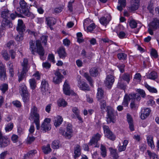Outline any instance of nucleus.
I'll return each mask as SVG.
<instances>
[{
	"label": "nucleus",
	"instance_id": "nucleus-58",
	"mask_svg": "<svg viewBox=\"0 0 159 159\" xmlns=\"http://www.w3.org/2000/svg\"><path fill=\"white\" fill-rule=\"evenodd\" d=\"M33 6L35 7L37 9V11L40 14H42L44 12V10L42 8V7H38V6L36 4V2H34L33 5Z\"/></svg>",
	"mask_w": 159,
	"mask_h": 159
},
{
	"label": "nucleus",
	"instance_id": "nucleus-28",
	"mask_svg": "<svg viewBox=\"0 0 159 159\" xmlns=\"http://www.w3.org/2000/svg\"><path fill=\"white\" fill-rule=\"evenodd\" d=\"M127 120L129 125V128L131 131L134 130L133 120L131 116L129 114H127Z\"/></svg>",
	"mask_w": 159,
	"mask_h": 159
},
{
	"label": "nucleus",
	"instance_id": "nucleus-57",
	"mask_svg": "<svg viewBox=\"0 0 159 159\" xmlns=\"http://www.w3.org/2000/svg\"><path fill=\"white\" fill-rule=\"evenodd\" d=\"M84 77L86 78V79L89 82L90 85L92 86L93 85L92 84L93 80L91 78L89 75L88 74L86 73H84Z\"/></svg>",
	"mask_w": 159,
	"mask_h": 159
},
{
	"label": "nucleus",
	"instance_id": "nucleus-33",
	"mask_svg": "<svg viewBox=\"0 0 159 159\" xmlns=\"http://www.w3.org/2000/svg\"><path fill=\"white\" fill-rule=\"evenodd\" d=\"M19 91L21 94L29 93L27 87L24 84H22L20 86Z\"/></svg>",
	"mask_w": 159,
	"mask_h": 159
},
{
	"label": "nucleus",
	"instance_id": "nucleus-43",
	"mask_svg": "<svg viewBox=\"0 0 159 159\" xmlns=\"http://www.w3.org/2000/svg\"><path fill=\"white\" fill-rule=\"evenodd\" d=\"M90 75L93 77L97 76L98 74V72L97 69L96 68H91L89 70Z\"/></svg>",
	"mask_w": 159,
	"mask_h": 159
},
{
	"label": "nucleus",
	"instance_id": "nucleus-1",
	"mask_svg": "<svg viewBox=\"0 0 159 159\" xmlns=\"http://www.w3.org/2000/svg\"><path fill=\"white\" fill-rule=\"evenodd\" d=\"M38 110L37 107L35 106H32L31 109L30 119H33L34 122L36 125L37 129L40 128L39 115L38 113Z\"/></svg>",
	"mask_w": 159,
	"mask_h": 159
},
{
	"label": "nucleus",
	"instance_id": "nucleus-20",
	"mask_svg": "<svg viewBox=\"0 0 159 159\" xmlns=\"http://www.w3.org/2000/svg\"><path fill=\"white\" fill-rule=\"evenodd\" d=\"M101 137V135L98 133L94 135L90 140L89 144V145H92L93 144L97 143L98 141L100 139Z\"/></svg>",
	"mask_w": 159,
	"mask_h": 159
},
{
	"label": "nucleus",
	"instance_id": "nucleus-5",
	"mask_svg": "<svg viewBox=\"0 0 159 159\" xmlns=\"http://www.w3.org/2000/svg\"><path fill=\"white\" fill-rule=\"evenodd\" d=\"M159 25V20L155 19L149 25L148 31L149 34L151 35L153 34V31L156 29Z\"/></svg>",
	"mask_w": 159,
	"mask_h": 159
},
{
	"label": "nucleus",
	"instance_id": "nucleus-62",
	"mask_svg": "<svg viewBox=\"0 0 159 159\" xmlns=\"http://www.w3.org/2000/svg\"><path fill=\"white\" fill-rule=\"evenodd\" d=\"M0 89L2 93H4L8 89V85L7 84H3L1 86Z\"/></svg>",
	"mask_w": 159,
	"mask_h": 159
},
{
	"label": "nucleus",
	"instance_id": "nucleus-32",
	"mask_svg": "<svg viewBox=\"0 0 159 159\" xmlns=\"http://www.w3.org/2000/svg\"><path fill=\"white\" fill-rule=\"evenodd\" d=\"M104 95V91L100 88L98 89V92L97 94V98L98 100L102 99Z\"/></svg>",
	"mask_w": 159,
	"mask_h": 159
},
{
	"label": "nucleus",
	"instance_id": "nucleus-48",
	"mask_svg": "<svg viewBox=\"0 0 159 159\" xmlns=\"http://www.w3.org/2000/svg\"><path fill=\"white\" fill-rule=\"evenodd\" d=\"M135 99H131V102L130 105L131 109L133 110H135L138 108L137 105L135 103Z\"/></svg>",
	"mask_w": 159,
	"mask_h": 159
},
{
	"label": "nucleus",
	"instance_id": "nucleus-19",
	"mask_svg": "<svg viewBox=\"0 0 159 159\" xmlns=\"http://www.w3.org/2000/svg\"><path fill=\"white\" fill-rule=\"evenodd\" d=\"M66 131L63 132L62 135L65 136L66 138L68 139H70L72 136V126L70 125H68L66 127Z\"/></svg>",
	"mask_w": 159,
	"mask_h": 159
},
{
	"label": "nucleus",
	"instance_id": "nucleus-42",
	"mask_svg": "<svg viewBox=\"0 0 159 159\" xmlns=\"http://www.w3.org/2000/svg\"><path fill=\"white\" fill-rule=\"evenodd\" d=\"M144 86L150 92L155 93L157 92V90L156 89L150 86L147 83H145Z\"/></svg>",
	"mask_w": 159,
	"mask_h": 159
},
{
	"label": "nucleus",
	"instance_id": "nucleus-31",
	"mask_svg": "<svg viewBox=\"0 0 159 159\" xmlns=\"http://www.w3.org/2000/svg\"><path fill=\"white\" fill-rule=\"evenodd\" d=\"M21 95L22 97L23 102L25 103H28L30 99L29 93H28L24 94H21Z\"/></svg>",
	"mask_w": 159,
	"mask_h": 159
},
{
	"label": "nucleus",
	"instance_id": "nucleus-3",
	"mask_svg": "<svg viewBox=\"0 0 159 159\" xmlns=\"http://www.w3.org/2000/svg\"><path fill=\"white\" fill-rule=\"evenodd\" d=\"M132 99H136L137 100L139 101L141 98L139 95H136L134 93H131L129 95L126 94L124 97L122 104L125 107H128L129 101Z\"/></svg>",
	"mask_w": 159,
	"mask_h": 159
},
{
	"label": "nucleus",
	"instance_id": "nucleus-35",
	"mask_svg": "<svg viewBox=\"0 0 159 159\" xmlns=\"http://www.w3.org/2000/svg\"><path fill=\"white\" fill-rule=\"evenodd\" d=\"M109 150L111 156L114 158L113 159H117L119 156L116 152V149H113L111 148H109Z\"/></svg>",
	"mask_w": 159,
	"mask_h": 159
},
{
	"label": "nucleus",
	"instance_id": "nucleus-52",
	"mask_svg": "<svg viewBox=\"0 0 159 159\" xmlns=\"http://www.w3.org/2000/svg\"><path fill=\"white\" fill-rule=\"evenodd\" d=\"M18 33V34L16 36L15 38V39L17 41H22L24 39V33Z\"/></svg>",
	"mask_w": 159,
	"mask_h": 159
},
{
	"label": "nucleus",
	"instance_id": "nucleus-61",
	"mask_svg": "<svg viewBox=\"0 0 159 159\" xmlns=\"http://www.w3.org/2000/svg\"><path fill=\"white\" fill-rule=\"evenodd\" d=\"M136 91L142 97L144 98L145 97L146 94L144 91L143 90L140 89H137Z\"/></svg>",
	"mask_w": 159,
	"mask_h": 159
},
{
	"label": "nucleus",
	"instance_id": "nucleus-29",
	"mask_svg": "<svg viewBox=\"0 0 159 159\" xmlns=\"http://www.w3.org/2000/svg\"><path fill=\"white\" fill-rule=\"evenodd\" d=\"M147 140L148 145L152 149H154L155 145L153 142V137L151 136H149L147 137Z\"/></svg>",
	"mask_w": 159,
	"mask_h": 159
},
{
	"label": "nucleus",
	"instance_id": "nucleus-51",
	"mask_svg": "<svg viewBox=\"0 0 159 159\" xmlns=\"http://www.w3.org/2000/svg\"><path fill=\"white\" fill-rule=\"evenodd\" d=\"M154 8L153 3L152 1H151L148 4L147 8L149 11V12L152 13L153 11Z\"/></svg>",
	"mask_w": 159,
	"mask_h": 159
},
{
	"label": "nucleus",
	"instance_id": "nucleus-60",
	"mask_svg": "<svg viewBox=\"0 0 159 159\" xmlns=\"http://www.w3.org/2000/svg\"><path fill=\"white\" fill-rule=\"evenodd\" d=\"M15 14L12 13L10 15V17L12 20H14L16 16L19 17H23L20 14H18L16 11H15Z\"/></svg>",
	"mask_w": 159,
	"mask_h": 159
},
{
	"label": "nucleus",
	"instance_id": "nucleus-40",
	"mask_svg": "<svg viewBox=\"0 0 159 159\" xmlns=\"http://www.w3.org/2000/svg\"><path fill=\"white\" fill-rule=\"evenodd\" d=\"M42 150L45 154H47L50 152L52 150L50 148V145L48 144L46 146H43L42 148Z\"/></svg>",
	"mask_w": 159,
	"mask_h": 159
},
{
	"label": "nucleus",
	"instance_id": "nucleus-7",
	"mask_svg": "<svg viewBox=\"0 0 159 159\" xmlns=\"http://www.w3.org/2000/svg\"><path fill=\"white\" fill-rule=\"evenodd\" d=\"M51 120V119L48 118H46L44 119L41 125V130L46 132L51 129V128L50 124Z\"/></svg>",
	"mask_w": 159,
	"mask_h": 159
},
{
	"label": "nucleus",
	"instance_id": "nucleus-9",
	"mask_svg": "<svg viewBox=\"0 0 159 159\" xmlns=\"http://www.w3.org/2000/svg\"><path fill=\"white\" fill-rule=\"evenodd\" d=\"M49 88V84L48 82L45 80H43L41 82L40 87L41 92L43 95H45L48 93Z\"/></svg>",
	"mask_w": 159,
	"mask_h": 159
},
{
	"label": "nucleus",
	"instance_id": "nucleus-49",
	"mask_svg": "<svg viewBox=\"0 0 159 159\" xmlns=\"http://www.w3.org/2000/svg\"><path fill=\"white\" fill-rule=\"evenodd\" d=\"M29 82L31 88L32 89H34L36 87V81L34 79H30Z\"/></svg>",
	"mask_w": 159,
	"mask_h": 159
},
{
	"label": "nucleus",
	"instance_id": "nucleus-44",
	"mask_svg": "<svg viewBox=\"0 0 159 159\" xmlns=\"http://www.w3.org/2000/svg\"><path fill=\"white\" fill-rule=\"evenodd\" d=\"M126 86V85L124 84L122 79L119 80L117 85L118 88L125 90Z\"/></svg>",
	"mask_w": 159,
	"mask_h": 159
},
{
	"label": "nucleus",
	"instance_id": "nucleus-13",
	"mask_svg": "<svg viewBox=\"0 0 159 159\" xmlns=\"http://www.w3.org/2000/svg\"><path fill=\"white\" fill-rule=\"evenodd\" d=\"M81 76L80 75L78 76V78L79 80H78V85L81 90L85 91H87L90 90V89L88 85L85 82H81L80 79Z\"/></svg>",
	"mask_w": 159,
	"mask_h": 159
},
{
	"label": "nucleus",
	"instance_id": "nucleus-4",
	"mask_svg": "<svg viewBox=\"0 0 159 159\" xmlns=\"http://www.w3.org/2000/svg\"><path fill=\"white\" fill-rule=\"evenodd\" d=\"M107 115L106 121L107 123L109 124L111 122L114 123L115 122L114 120L115 119L114 116V110L110 106L107 107Z\"/></svg>",
	"mask_w": 159,
	"mask_h": 159
},
{
	"label": "nucleus",
	"instance_id": "nucleus-47",
	"mask_svg": "<svg viewBox=\"0 0 159 159\" xmlns=\"http://www.w3.org/2000/svg\"><path fill=\"white\" fill-rule=\"evenodd\" d=\"M27 71H27V70H22L20 74L18 75V81L19 82L22 81Z\"/></svg>",
	"mask_w": 159,
	"mask_h": 159
},
{
	"label": "nucleus",
	"instance_id": "nucleus-14",
	"mask_svg": "<svg viewBox=\"0 0 159 159\" xmlns=\"http://www.w3.org/2000/svg\"><path fill=\"white\" fill-rule=\"evenodd\" d=\"M25 26L22 20L20 19L18 20L17 25L16 27V30L18 32L24 33L25 30Z\"/></svg>",
	"mask_w": 159,
	"mask_h": 159
},
{
	"label": "nucleus",
	"instance_id": "nucleus-23",
	"mask_svg": "<svg viewBox=\"0 0 159 159\" xmlns=\"http://www.w3.org/2000/svg\"><path fill=\"white\" fill-rule=\"evenodd\" d=\"M111 20V18L110 16L109 17H102L99 19V20L100 23L105 26L107 25L109 23V21Z\"/></svg>",
	"mask_w": 159,
	"mask_h": 159
},
{
	"label": "nucleus",
	"instance_id": "nucleus-54",
	"mask_svg": "<svg viewBox=\"0 0 159 159\" xmlns=\"http://www.w3.org/2000/svg\"><path fill=\"white\" fill-rule=\"evenodd\" d=\"M13 127V124L12 123H10L7 124L5 128L6 132H9L11 131Z\"/></svg>",
	"mask_w": 159,
	"mask_h": 159
},
{
	"label": "nucleus",
	"instance_id": "nucleus-37",
	"mask_svg": "<svg viewBox=\"0 0 159 159\" xmlns=\"http://www.w3.org/2000/svg\"><path fill=\"white\" fill-rule=\"evenodd\" d=\"M36 153V150H32L29 151L27 154L24 155V158L27 159L28 158H31Z\"/></svg>",
	"mask_w": 159,
	"mask_h": 159
},
{
	"label": "nucleus",
	"instance_id": "nucleus-6",
	"mask_svg": "<svg viewBox=\"0 0 159 159\" xmlns=\"http://www.w3.org/2000/svg\"><path fill=\"white\" fill-rule=\"evenodd\" d=\"M103 128L105 136L111 140L113 141L115 139L116 136L110 130L109 127L106 125H103Z\"/></svg>",
	"mask_w": 159,
	"mask_h": 159
},
{
	"label": "nucleus",
	"instance_id": "nucleus-63",
	"mask_svg": "<svg viewBox=\"0 0 159 159\" xmlns=\"http://www.w3.org/2000/svg\"><path fill=\"white\" fill-rule=\"evenodd\" d=\"M148 155L151 158H152L153 159H158L157 156L154 152H151L149 151H147Z\"/></svg>",
	"mask_w": 159,
	"mask_h": 159
},
{
	"label": "nucleus",
	"instance_id": "nucleus-50",
	"mask_svg": "<svg viewBox=\"0 0 159 159\" xmlns=\"http://www.w3.org/2000/svg\"><path fill=\"white\" fill-rule=\"evenodd\" d=\"M35 139V138L34 137L32 134H29L27 138L26 142L27 143L31 144Z\"/></svg>",
	"mask_w": 159,
	"mask_h": 159
},
{
	"label": "nucleus",
	"instance_id": "nucleus-38",
	"mask_svg": "<svg viewBox=\"0 0 159 159\" xmlns=\"http://www.w3.org/2000/svg\"><path fill=\"white\" fill-rule=\"evenodd\" d=\"M130 75L127 73H125L123 74L120 77L121 79L126 81L128 83H129L130 80Z\"/></svg>",
	"mask_w": 159,
	"mask_h": 159
},
{
	"label": "nucleus",
	"instance_id": "nucleus-22",
	"mask_svg": "<svg viewBox=\"0 0 159 159\" xmlns=\"http://www.w3.org/2000/svg\"><path fill=\"white\" fill-rule=\"evenodd\" d=\"M81 149L80 146L78 144L76 145L74 148V157L75 159L79 157L81 155Z\"/></svg>",
	"mask_w": 159,
	"mask_h": 159
},
{
	"label": "nucleus",
	"instance_id": "nucleus-55",
	"mask_svg": "<svg viewBox=\"0 0 159 159\" xmlns=\"http://www.w3.org/2000/svg\"><path fill=\"white\" fill-rule=\"evenodd\" d=\"M52 148L54 149H57L59 147V143L58 141H53L52 145Z\"/></svg>",
	"mask_w": 159,
	"mask_h": 159
},
{
	"label": "nucleus",
	"instance_id": "nucleus-17",
	"mask_svg": "<svg viewBox=\"0 0 159 159\" xmlns=\"http://www.w3.org/2000/svg\"><path fill=\"white\" fill-rule=\"evenodd\" d=\"M130 6L129 7L131 11L137 10L139 7V0H130Z\"/></svg>",
	"mask_w": 159,
	"mask_h": 159
},
{
	"label": "nucleus",
	"instance_id": "nucleus-46",
	"mask_svg": "<svg viewBox=\"0 0 159 159\" xmlns=\"http://www.w3.org/2000/svg\"><path fill=\"white\" fill-rule=\"evenodd\" d=\"M147 78L149 79L155 80L157 78V73L152 71L147 76Z\"/></svg>",
	"mask_w": 159,
	"mask_h": 159
},
{
	"label": "nucleus",
	"instance_id": "nucleus-27",
	"mask_svg": "<svg viewBox=\"0 0 159 159\" xmlns=\"http://www.w3.org/2000/svg\"><path fill=\"white\" fill-rule=\"evenodd\" d=\"M118 2L120 5L117 6V8L121 11L126 5V0H118Z\"/></svg>",
	"mask_w": 159,
	"mask_h": 159
},
{
	"label": "nucleus",
	"instance_id": "nucleus-45",
	"mask_svg": "<svg viewBox=\"0 0 159 159\" xmlns=\"http://www.w3.org/2000/svg\"><path fill=\"white\" fill-rule=\"evenodd\" d=\"M101 153L102 156L104 157L107 155V150L105 147L101 144L100 146Z\"/></svg>",
	"mask_w": 159,
	"mask_h": 159
},
{
	"label": "nucleus",
	"instance_id": "nucleus-56",
	"mask_svg": "<svg viewBox=\"0 0 159 159\" xmlns=\"http://www.w3.org/2000/svg\"><path fill=\"white\" fill-rule=\"evenodd\" d=\"M6 73L5 66L0 61V74Z\"/></svg>",
	"mask_w": 159,
	"mask_h": 159
},
{
	"label": "nucleus",
	"instance_id": "nucleus-10",
	"mask_svg": "<svg viewBox=\"0 0 159 159\" xmlns=\"http://www.w3.org/2000/svg\"><path fill=\"white\" fill-rule=\"evenodd\" d=\"M115 81L114 77L111 75H107L105 81V84L108 88H111Z\"/></svg>",
	"mask_w": 159,
	"mask_h": 159
},
{
	"label": "nucleus",
	"instance_id": "nucleus-53",
	"mask_svg": "<svg viewBox=\"0 0 159 159\" xmlns=\"http://www.w3.org/2000/svg\"><path fill=\"white\" fill-rule=\"evenodd\" d=\"M117 56L118 58L120 60H125L127 58V55L124 53H118Z\"/></svg>",
	"mask_w": 159,
	"mask_h": 159
},
{
	"label": "nucleus",
	"instance_id": "nucleus-15",
	"mask_svg": "<svg viewBox=\"0 0 159 159\" xmlns=\"http://www.w3.org/2000/svg\"><path fill=\"white\" fill-rule=\"evenodd\" d=\"M9 11L5 10L2 11L1 16L3 18L2 21V23L7 24L9 22V20H8L9 15Z\"/></svg>",
	"mask_w": 159,
	"mask_h": 159
},
{
	"label": "nucleus",
	"instance_id": "nucleus-39",
	"mask_svg": "<svg viewBox=\"0 0 159 159\" xmlns=\"http://www.w3.org/2000/svg\"><path fill=\"white\" fill-rule=\"evenodd\" d=\"M28 63V60L26 59H24L23 60V62L21 64V65L23 67L22 70H27V71H28L29 69Z\"/></svg>",
	"mask_w": 159,
	"mask_h": 159
},
{
	"label": "nucleus",
	"instance_id": "nucleus-16",
	"mask_svg": "<svg viewBox=\"0 0 159 159\" xmlns=\"http://www.w3.org/2000/svg\"><path fill=\"white\" fill-rule=\"evenodd\" d=\"M151 110L149 108H144L141 111V118L142 120L145 119L149 115Z\"/></svg>",
	"mask_w": 159,
	"mask_h": 159
},
{
	"label": "nucleus",
	"instance_id": "nucleus-11",
	"mask_svg": "<svg viewBox=\"0 0 159 159\" xmlns=\"http://www.w3.org/2000/svg\"><path fill=\"white\" fill-rule=\"evenodd\" d=\"M36 44L37 46V52L40 56V59L43 60V56L44 54V50L42 47L41 42L39 40H37L36 42Z\"/></svg>",
	"mask_w": 159,
	"mask_h": 159
},
{
	"label": "nucleus",
	"instance_id": "nucleus-12",
	"mask_svg": "<svg viewBox=\"0 0 159 159\" xmlns=\"http://www.w3.org/2000/svg\"><path fill=\"white\" fill-rule=\"evenodd\" d=\"M46 22L48 26L50 28L51 30L53 29L52 26L55 25L56 22L57 20L54 18L52 17H46L45 18Z\"/></svg>",
	"mask_w": 159,
	"mask_h": 159
},
{
	"label": "nucleus",
	"instance_id": "nucleus-18",
	"mask_svg": "<svg viewBox=\"0 0 159 159\" xmlns=\"http://www.w3.org/2000/svg\"><path fill=\"white\" fill-rule=\"evenodd\" d=\"M54 74L55 76L53 78V82L56 84H59L61 82V80L63 76L58 70H57Z\"/></svg>",
	"mask_w": 159,
	"mask_h": 159
},
{
	"label": "nucleus",
	"instance_id": "nucleus-2",
	"mask_svg": "<svg viewBox=\"0 0 159 159\" xmlns=\"http://www.w3.org/2000/svg\"><path fill=\"white\" fill-rule=\"evenodd\" d=\"M19 4L20 7H16L18 12L27 17H29L32 15L28 9L27 4L24 0H20Z\"/></svg>",
	"mask_w": 159,
	"mask_h": 159
},
{
	"label": "nucleus",
	"instance_id": "nucleus-64",
	"mask_svg": "<svg viewBox=\"0 0 159 159\" xmlns=\"http://www.w3.org/2000/svg\"><path fill=\"white\" fill-rule=\"evenodd\" d=\"M100 108L102 110H104L106 107V103L105 101L104 100H102L100 102Z\"/></svg>",
	"mask_w": 159,
	"mask_h": 159
},
{
	"label": "nucleus",
	"instance_id": "nucleus-25",
	"mask_svg": "<svg viewBox=\"0 0 159 159\" xmlns=\"http://www.w3.org/2000/svg\"><path fill=\"white\" fill-rule=\"evenodd\" d=\"M63 121L62 117L59 116H57L55 117L54 120V125L56 127L59 126Z\"/></svg>",
	"mask_w": 159,
	"mask_h": 159
},
{
	"label": "nucleus",
	"instance_id": "nucleus-30",
	"mask_svg": "<svg viewBox=\"0 0 159 159\" xmlns=\"http://www.w3.org/2000/svg\"><path fill=\"white\" fill-rule=\"evenodd\" d=\"M128 143V141L126 140H125L123 142V145L118 146V151L119 152H121L125 150L126 146Z\"/></svg>",
	"mask_w": 159,
	"mask_h": 159
},
{
	"label": "nucleus",
	"instance_id": "nucleus-59",
	"mask_svg": "<svg viewBox=\"0 0 159 159\" xmlns=\"http://www.w3.org/2000/svg\"><path fill=\"white\" fill-rule=\"evenodd\" d=\"M58 105L59 106L65 107L67 105L66 102L63 99H59L58 101Z\"/></svg>",
	"mask_w": 159,
	"mask_h": 159
},
{
	"label": "nucleus",
	"instance_id": "nucleus-41",
	"mask_svg": "<svg viewBox=\"0 0 159 159\" xmlns=\"http://www.w3.org/2000/svg\"><path fill=\"white\" fill-rule=\"evenodd\" d=\"M2 55L3 59L6 61H7L9 60L10 57L8 52L6 50H3L2 52Z\"/></svg>",
	"mask_w": 159,
	"mask_h": 159
},
{
	"label": "nucleus",
	"instance_id": "nucleus-24",
	"mask_svg": "<svg viewBox=\"0 0 159 159\" xmlns=\"http://www.w3.org/2000/svg\"><path fill=\"white\" fill-rule=\"evenodd\" d=\"M67 83V80L65 81L63 85V90L65 94L69 95L70 94V88Z\"/></svg>",
	"mask_w": 159,
	"mask_h": 159
},
{
	"label": "nucleus",
	"instance_id": "nucleus-34",
	"mask_svg": "<svg viewBox=\"0 0 159 159\" xmlns=\"http://www.w3.org/2000/svg\"><path fill=\"white\" fill-rule=\"evenodd\" d=\"M34 41L31 40L29 42L30 50L33 54H34V53L36 51V47L34 44Z\"/></svg>",
	"mask_w": 159,
	"mask_h": 159
},
{
	"label": "nucleus",
	"instance_id": "nucleus-26",
	"mask_svg": "<svg viewBox=\"0 0 159 159\" xmlns=\"http://www.w3.org/2000/svg\"><path fill=\"white\" fill-rule=\"evenodd\" d=\"M57 52L59 57L61 58H64L66 56L65 49L63 47L59 48Z\"/></svg>",
	"mask_w": 159,
	"mask_h": 159
},
{
	"label": "nucleus",
	"instance_id": "nucleus-8",
	"mask_svg": "<svg viewBox=\"0 0 159 159\" xmlns=\"http://www.w3.org/2000/svg\"><path fill=\"white\" fill-rule=\"evenodd\" d=\"M72 110L73 114L71 115V117L74 119L77 118L80 121V123L83 122L82 119L80 115V111L76 107H73Z\"/></svg>",
	"mask_w": 159,
	"mask_h": 159
},
{
	"label": "nucleus",
	"instance_id": "nucleus-21",
	"mask_svg": "<svg viewBox=\"0 0 159 159\" xmlns=\"http://www.w3.org/2000/svg\"><path fill=\"white\" fill-rule=\"evenodd\" d=\"M9 143V139L6 136H4L0 140V147L1 148L7 147Z\"/></svg>",
	"mask_w": 159,
	"mask_h": 159
},
{
	"label": "nucleus",
	"instance_id": "nucleus-36",
	"mask_svg": "<svg viewBox=\"0 0 159 159\" xmlns=\"http://www.w3.org/2000/svg\"><path fill=\"white\" fill-rule=\"evenodd\" d=\"M7 64L8 67L9 73L11 74V76L12 77L13 76L14 74V71L13 68L12 63L11 61H9L7 63Z\"/></svg>",
	"mask_w": 159,
	"mask_h": 159
}]
</instances>
